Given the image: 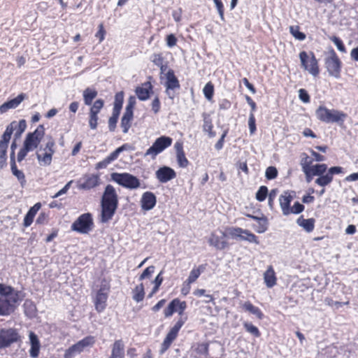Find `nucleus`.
<instances>
[{
    "label": "nucleus",
    "mask_w": 358,
    "mask_h": 358,
    "mask_svg": "<svg viewBox=\"0 0 358 358\" xmlns=\"http://www.w3.org/2000/svg\"><path fill=\"white\" fill-rule=\"evenodd\" d=\"M313 163V158L309 157L306 152L301 153L300 164L307 182H310L314 176H318L315 182L320 187H326L331 183L334 175L344 173L343 168L341 166L328 168L326 164L312 165Z\"/></svg>",
    "instance_id": "1"
},
{
    "label": "nucleus",
    "mask_w": 358,
    "mask_h": 358,
    "mask_svg": "<svg viewBox=\"0 0 358 358\" xmlns=\"http://www.w3.org/2000/svg\"><path fill=\"white\" fill-rule=\"evenodd\" d=\"M226 237L238 241H247L256 244L259 243L257 238L253 234L239 227L229 228L225 232L220 231L219 234L212 233L208 238V243L217 250H224L228 246V243L224 239Z\"/></svg>",
    "instance_id": "2"
},
{
    "label": "nucleus",
    "mask_w": 358,
    "mask_h": 358,
    "mask_svg": "<svg viewBox=\"0 0 358 358\" xmlns=\"http://www.w3.org/2000/svg\"><path fill=\"white\" fill-rule=\"evenodd\" d=\"M118 204V195L115 188L111 185H107L101 200L100 221L101 222L110 221L115 215Z\"/></svg>",
    "instance_id": "3"
},
{
    "label": "nucleus",
    "mask_w": 358,
    "mask_h": 358,
    "mask_svg": "<svg viewBox=\"0 0 358 358\" xmlns=\"http://www.w3.org/2000/svg\"><path fill=\"white\" fill-rule=\"evenodd\" d=\"M22 299L20 293L10 286L0 284V315L12 313L17 303Z\"/></svg>",
    "instance_id": "4"
},
{
    "label": "nucleus",
    "mask_w": 358,
    "mask_h": 358,
    "mask_svg": "<svg viewBox=\"0 0 358 358\" xmlns=\"http://www.w3.org/2000/svg\"><path fill=\"white\" fill-rule=\"evenodd\" d=\"M45 136V127L43 124H40L33 131L27 134L23 142L22 148L17 153V161L22 162L27 155L28 152L36 150L40 145L42 139Z\"/></svg>",
    "instance_id": "5"
},
{
    "label": "nucleus",
    "mask_w": 358,
    "mask_h": 358,
    "mask_svg": "<svg viewBox=\"0 0 358 358\" xmlns=\"http://www.w3.org/2000/svg\"><path fill=\"white\" fill-rule=\"evenodd\" d=\"M315 116L322 122L326 124L337 123L342 125L348 115L341 110L329 109L324 106H320L315 110Z\"/></svg>",
    "instance_id": "6"
},
{
    "label": "nucleus",
    "mask_w": 358,
    "mask_h": 358,
    "mask_svg": "<svg viewBox=\"0 0 358 358\" xmlns=\"http://www.w3.org/2000/svg\"><path fill=\"white\" fill-rule=\"evenodd\" d=\"M56 143L52 136L47 138L44 145H41L36 152V158L41 166H49L52 161L53 155L55 152Z\"/></svg>",
    "instance_id": "7"
},
{
    "label": "nucleus",
    "mask_w": 358,
    "mask_h": 358,
    "mask_svg": "<svg viewBox=\"0 0 358 358\" xmlns=\"http://www.w3.org/2000/svg\"><path fill=\"white\" fill-rule=\"evenodd\" d=\"M299 59L301 67L314 77H317L320 70L318 60L313 52L309 53L306 51H301L299 53Z\"/></svg>",
    "instance_id": "8"
},
{
    "label": "nucleus",
    "mask_w": 358,
    "mask_h": 358,
    "mask_svg": "<svg viewBox=\"0 0 358 358\" xmlns=\"http://www.w3.org/2000/svg\"><path fill=\"white\" fill-rule=\"evenodd\" d=\"M324 65L329 76L337 79L341 78L343 63L333 48L329 50V55L324 59Z\"/></svg>",
    "instance_id": "9"
},
{
    "label": "nucleus",
    "mask_w": 358,
    "mask_h": 358,
    "mask_svg": "<svg viewBox=\"0 0 358 358\" xmlns=\"http://www.w3.org/2000/svg\"><path fill=\"white\" fill-rule=\"evenodd\" d=\"M111 179L127 189H135L141 187L140 180L129 173H113Z\"/></svg>",
    "instance_id": "10"
},
{
    "label": "nucleus",
    "mask_w": 358,
    "mask_h": 358,
    "mask_svg": "<svg viewBox=\"0 0 358 358\" xmlns=\"http://www.w3.org/2000/svg\"><path fill=\"white\" fill-rule=\"evenodd\" d=\"M173 143V139L166 136H162L157 138L153 144L145 152V157L149 156L155 159L156 157L162 152L165 149L170 147Z\"/></svg>",
    "instance_id": "11"
},
{
    "label": "nucleus",
    "mask_w": 358,
    "mask_h": 358,
    "mask_svg": "<svg viewBox=\"0 0 358 358\" xmlns=\"http://www.w3.org/2000/svg\"><path fill=\"white\" fill-rule=\"evenodd\" d=\"M95 343L94 337L87 336L69 348L64 353V358H73L77 354L82 352L85 348L92 347Z\"/></svg>",
    "instance_id": "12"
},
{
    "label": "nucleus",
    "mask_w": 358,
    "mask_h": 358,
    "mask_svg": "<svg viewBox=\"0 0 358 358\" xmlns=\"http://www.w3.org/2000/svg\"><path fill=\"white\" fill-rule=\"evenodd\" d=\"M20 341L18 331L14 328H2L0 329V349L9 347Z\"/></svg>",
    "instance_id": "13"
},
{
    "label": "nucleus",
    "mask_w": 358,
    "mask_h": 358,
    "mask_svg": "<svg viewBox=\"0 0 358 358\" xmlns=\"http://www.w3.org/2000/svg\"><path fill=\"white\" fill-rule=\"evenodd\" d=\"M109 289V283L106 280L102 281L94 299L95 308L99 313L103 311L106 306Z\"/></svg>",
    "instance_id": "14"
},
{
    "label": "nucleus",
    "mask_w": 358,
    "mask_h": 358,
    "mask_svg": "<svg viewBox=\"0 0 358 358\" xmlns=\"http://www.w3.org/2000/svg\"><path fill=\"white\" fill-rule=\"evenodd\" d=\"M185 321V320L180 318L168 332L159 350L161 355L164 354L169 349L173 341L176 338L178 331L184 324Z\"/></svg>",
    "instance_id": "15"
},
{
    "label": "nucleus",
    "mask_w": 358,
    "mask_h": 358,
    "mask_svg": "<svg viewBox=\"0 0 358 358\" xmlns=\"http://www.w3.org/2000/svg\"><path fill=\"white\" fill-rule=\"evenodd\" d=\"M134 148L129 143H124L120 147L117 148L113 152H112L108 156L104 158L102 161L99 162L96 164V169H106L110 164L116 160L120 154L123 151L132 150Z\"/></svg>",
    "instance_id": "16"
},
{
    "label": "nucleus",
    "mask_w": 358,
    "mask_h": 358,
    "mask_svg": "<svg viewBox=\"0 0 358 358\" xmlns=\"http://www.w3.org/2000/svg\"><path fill=\"white\" fill-rule=\"evenodd\" d=\"M104 106V101L101 99H96L90 108L89 125L92 129H96L98 125V114Z\"/></svg>",
    "instance_id": "17"
},
{
    "label": "nucleus",
    "mask_w": 358,
    "mask_h": 358,
    "mask_svg": "<svg viewBox=\"0 0 358 358\" xmlns=\"http://www.w3.org/2000/svg\"><path fill=\"white\" fill-rule=\"evenodd\" d=\"M26 128L27 122L25 120H20L19 122L13 121L6 127L3 134L7 135L8 138H11V136L14 133L16 140L21 136Z\"/></svg>",
    "instance_id": "18"
},
{
    "label": "nucleus",
    "mask_w": 358,
    "mask_h": 358,
    "mask_svg": "<svg viewBox=\"0 0 358 358\" xmlns=\"http://www.w3.org/2000/svg\"><path fill=\"white\" fill-rule=\"evenodd\" d=\"M134 120V106L131 103H129L125 108V111L122 117L120 126L122 129V132L127 134L132 125Z\"/></svg>",
    "instance_id": "19"
},
{
    "label": "nucleus",
    "mask_w": 358,
    "mask_h": 358,
    "mask_svg": "<svg viewBox=\"0 0 358 358\" xmlns=\"http://www.w3.org/2000/svg\"><path fill=\"white\" fill-rule=\"evenodd\" d=\"M165 86L166 94L171 99H173L175 94H171V91L179 90L180 88V85L178 79L175 76L174 71L172 69L169 70V71L166 73V82Z\"/></svg>",
    "instance_id": "20"
},
{
    "label": "nucleus",
    "mask_w": 358,
    "mask_h": 358,
    "mask_svg": "<svg viewBox=\"0 0 358 358\" xmlns=\"http://www.w3.org/2000/svg\"><path fill=\"white\" fill-rule=\"evenodd\" d=\"M156 178L159 182L166 183L176 177V171L169 166L160 167L155 173Z\"/></svg>",
    "instance_id": "21"
},
{
    "label": "nucleus",
    "mask_w": 358,
    "mask_h": 358,
    "mask_svg": "<svg viewBox=\"0 0 358 358\" xmlns=\"http://www.w3.org/2000/svg\"><path fill=\"white\" fill-rule=\"evenodd\" d=\"M135 93L139 100H148L153 93V86L151 82L147 81L136 87Z\"/></svg>",
    "instance_id": "22"
},
{
    "label": "nucleus",
    "mask_w": 358,
    "mask_h": 358,
    "mask_svg": "<svg viewBox=\"0 0 358 358\" xmlns=\"http://www.w3.org/2000/svg\"><path fill=\"white\" fill-rule=\"evenodd\" d=\"M10 138L7 135L2 134L0 139V169L7 166V150Z\"/></svg>",
    "instance_id": "23"
},
{
    "label": "nucleus",
    "mask_w": 358,
    "mask_h": 358,
    "mask_svg": "<svg viewBox=\"0 0 358 358\" xmlns=\"http://www.w3.org/2000/svg\"><path fill=\"white\" fill-rule=\"evenodd\" d=\"M157 203V197L152 192H145L142 194L141 199V206L144 210L152 209Z\"/></svg>",
    "instance_id": "24"
},
{
    "label": "nucleus",
    "mask_w": 358,
    "mask_h": 358,
    "mask_svg": "<svg viewBox=\"0 0 358 358\" xmlns=\"http://www.w3.org/2000/svg\"><path fill=\"white\" fill-rule=\"evenodd\" d=\"M174 148L178 166L182 168L187 167L189 164V161L185 156L183 149V143L182 141H177L174 145Z\"/></svg>",
    "instance_id": "25"
},
{
    "label": "nucleus",
    "mask_w": 358,
    "mask_h": 358,
    "mask_svg": "<svg viewBox=\"0 0 358 358\" xmlns=\"http://www.w3.org/2000/svg\"><path fill=\"white\" fill-rule=\"evenodd\" d=\"M26 96L25 94L21 93L17 97L3 103L0 106V113H4L11 108H16Z\"/></svg>",
    "instance_id": "26"
},
{
    "label": "nucleus",
    "mask_w": 358,
    "mask_h": 358,
    "mask_svg": "<svg viewBox=\"0 0 358 358\" xmlns=\"http://www.w3.org/2000/svg\"><path fill=\"white\" fill-rule=\"evenodd\" d=\"M293 200V196L289 191L284 192L280 196L279 202L280 206L281 207L282 211L284 215H289L290 211V204L292 201Z\"/></svg>",
    "instance_id": "27"
},
{
    "label": "nucleus",
    "mask_w": 358,
    "mask_h": 358,
    "mask_svg": "<svg viewBox=\"0 0 358 358\" xmlns=\"http://www.w3.org/2000/svg\"><path fill=\"white\" fill-rule=\"evenodd\" d=\"M203 118V131L208 134L209 138H214L216 136V132L213 130V122L210 114L208 113H202Z\"/></svg>",
    "instance_id": "28"
},
{
    "label": "nucleus",
    "mask_w": 358,
    "mask_h": 358,
    "mask_svg": "<svg viewBox=\"0 0 358 358\" xmlns=\"http://www.w3.org/2000/svg\"><path fill=\"white\" fill-rule=\"evenodd\" d=\"M29 343L31 348L29 350V355L31 357L36 358L38 356L41 343L38 336L33 331H30L29 334Z\"/></svg>",
    "instance_id": "29"
},
{
    "label": "nucleus",
    "mask_w": 358,
    "mask_h": 358,
    "mask_svg": "<svg viewBox=\"0 0 358 358\" xmlns=\"http://www.w3.org/2000/svg\"><path fill=\"white\" fill-rule=\"evenodd\" d=\"M99 177L97 175L92 174L85 176L83 178V182L80 184V187L85 189H92L99 184Z\"/></svg>",
    "instance_id": "30"
},
{
    "label": "nucleus",
    "mask_w": 358,
    "mask_h": 358,
    "mask_svg": "<svg viewBox=\"0 0 358 358\" xmlns=\"http://www.w3.org/2000/svg\"><path fill=\"white\" fill-rule=\"evenodd\" d=\"M264 280L268 288H271L276 285L277 278L272 266H268L264 273Z\"/></svg>",
    "instance_id": "31"
},
{
    "label": "nucleus",
    "mask_w": 358,
    "mask_h": 358,
    "mask_svg": "<svg viewBox=\"0 0 358 358\" xmlns=\"http://www.w3.org/2000/svg\"><path fill=\"white\" fill-rule=\"evenodd\" d=\"M108 358H124V345L122 341H115Z\"/></svg>",
    "instance_id": "32"
},
{
    "label": "nucleus",
    "mask_w": 358,
    "mask_h": 358,
    "mask_svg": "<svg viewBox=\"0 0 358 358\" xmlns=\"http://www.w3.org/2000/svg\"><path fill=\"white\" fill-rule=\"evenodd\" d=\"M97 94L98 92L95 89L87 87L83 93L85 104L86 106H91L93 100L96 97Z\"/></svg>",
    "instance_id": "33"
},
{
    "label": "nucleus",
    "mask_w": 358,
    "mask_h": 358,
    "mask_svg": "<svg viewBox=\"0 0 358 358\" xmlns=\"http://www.w3.org/2000/svg\"><path fill=\"white\" fill-rule=\"evenodd\" d=\"M41 208V203L38 202L34 205L28 211L24 219V224H32L38 211Z\"/></svg>",
    "instance_id": "34"
},
{
    "label": "nucleus",
    "mask_w": 358,
    "mask_h": 358,
    "mask_svg": "<svg viewBox=\"0 0 358 358\" xmlns=\"http://www.w3.org/2000/svg\"><path fill=\"white\" fill-rule=\"evenodd\" d=\"M242 308L253 315H255L259 319H262L263 313L259 308L253 306L250 301H245L241 304Z\"/></svg>",
    "instance_id": "35"
},
{
    "label": "nucleus",
    "mask_w": 358,
    "mask_h": 358,
    "mask_svg": "<svg viewBox=\"0 0 358 358\" xmlns=\"http://www.w3.org/2000/svg\"><path fill=\"white\" fill-rule=\"evenodd\" d=\"M145 296L144 287L143 283L138 285L133 291V299L136 302L143 301Z\"/></svg>",
    "instance_id": "36"
},
{
    "label": "nucleus",
    "mask_w": 358,
    "mask_h": 358,
    "mask_svg": "<svg viewBox=\"0 0 358 358\" xmlns=\"http://www.w3.org/2000/svg\"><path fill=\"white\" fill-rule=\"evenodd\" d=\"M164 60V58L162 53H154L152 55L151 61L155 65L160 68L162 73L164 72L166 69V66L163 64Z\"/></svg>",
    "instance_id": "37"
},
{
    "label": "nucleus",
    "mask_w": 358,
    "mask_h": 358,
    "mask_svg": "<svg viewBox=\"0 0 358 358\" xmlns=\"http://www.w3.org/2000/svg\"><path fill=\"white\" fill-rule=\"evenodd\" d=\"M204 268L202 265L199 266L197 268H194L189 273V277L187 279V281L189 282V283H193L194 282L197 278L201 275V272L203 271Z\"/></svg>",
    "instance_id": "38"
},
{
    "label": "nucleus",
    "mask_w": 358,
    "mask_h": 358,
    "mask_svg": "<svg viewBox=\"0 0 358 358\" xmlns=\"http://www.w3.org/2000/svg\"><path fill=\"white\" fill-rule=\"evenodd\" d=\"M203 92L205 97L211 101L214 95V85L211 82H208L206 84L203 89Z\"/></svg>",
    "instance_id": "39"
},
{
    "label": "nucleus",
    "mask_w": 358,
    "mask_h": 358,
    "mask_svg": "<svg viewBox=\"0 0 358 358\" xmlns=\"http://www.w3.org/2000/svg\"><path fill=\"white\" fill-rule=\"evenodd\" d=\"M300 27L299 26H290L289 32L296 38L299 41H303L306 39V34L299 31Z\"/></svg>",
    "instance_id": "40"
},
{
    "label": "nucleus",
    "mask_w": 358,
    "mask_h": 358,
    "mask_svg": "<svg viewBox=\"0 0 358 358\" xmlns=\"http://www.w3.org/2000/svg\"><path fill=\"white\" fill-rule=\"evenodd\" d=\"M177 303H178V299H175L169 304L167 308H166L164 310L165 317H168L171 316L173 313L177 310Z\"/></svg>",
    "instance_id": "41"
},
{
    "label": "nucleus",
    "mask_w": 358,
    "mask_h": 358,
    "mask_svg": "<svg viewBox=\"0 0 358 358\" xmlns=\"http://www.w3.org/2000/svg\"><path fill=\"white\" fill-rule=\"evenodd\" d=\"M10 169L12 173L18 179L21 184H23L26 182L24 173L22 171L18 170L16 164H12L10 166Z\"/></svg>",
    "instance_id": "42"
},
{
    "label": "nucleus",
    "mask_w": 358,
    "mask_h": 358,
    "mask_svg": "<svg viewBox=\"0 0 358 358\" xmlns=\"http://www.w3.org/2000/svg\"><path fill=\"white\" fill-rule=\"evenodd\" d=\"M73 224H93L92 214L87 213L81 215Z\"/></svg>",
    "instance_id": "43"
},
{
    "label": "nucleus",
    "mask_w": 358,
    "mask_h": 358,
    "mask_svg": "<svg viewBox=\"0 0 358 358\" xmlns=\"http://www.w3.org/2000/svg\"><path fill=\"white\" fill-rule=\"evenodd\" d=\"M268 194V190L266 186L262 185L261 186L258 191L256 193V199L258 201H264L267 197Z\"/></svg>",
    "instance_id": "44"
},
{
    "label": "nucleus",
    "mask_w": 358,
    "mask_h": 358,
    "mask_svg": "<svg viewBox=\"0 0 358 358\" xmlns=\"http://www.w3.org/2000/svg\"><path fill=\"white\" fill-rule=\"evenodd\" d=\"M92 225H71V230L80 234H87L92 230Z\"/></svg>",
    "instance_id": "45"
},
{
    "label": "nucleus",
    "mask_w": 358,
    "mask_h": 358,
    "mask_svg": "<svg viewBox=\"0 0 358 358\" xmlns=\"http://www.w3.org/2000/svg\"><path fill=\"white\" fill-rule=\"evenodd\" d=\"M243 327L248 333L252 334L256 337L260 336V332L258 328L253 325L252 323L245 322L243 324Z\"/></svg>",
    "instance_id": "46"
},
{
    "label": "nucleus",
    "mask_w": 358,
    "mask_h": 358,
    "mask_svg": "<svg viewBox=\"0 0 358 358\" xmlns=\"http://www.w3.org/2000/svg\"><path fill=\"white\" fill-rule=\"evenodd\" d=\"M329 39L331 41H332L336 45L338 50L340 52H346L345 46L340 38H338L336 36H332L329 37Z\"/></svg>",
    "instance_id": "47"
},
{
    "label": "nucleus",
    "mask_w": 358,
    "mask_h": 358,
    "mask_svg": "<svg viewBox=\"0 0 358 358\" xmlns=\"http://www.w3.org/2000/svg\"><path fill=\"white\" fill-rule=\"evenodd\" d=\"M278 174V170L275 166H268L266 169L265 176L268 180H273L277 178Z\"/></svg>",
    "instance_id": "48"
},
{
    "label": "nucleus",
    "mask_w": 358,
    "mask_h": 358,
    "mask_svg": "<svg viewBox=\"0 0 358 358\" xmlns=\"http://www.w3.org/2000/svg\"><path fill=\"white\" fill-rule=\"evenodd\" d=\"M106 31L104 29L103 23H101L98 26V31L95 34V37L99 39V42L101 43L105 39Z\"/></svg>",
    "instance_id": "49"
},
{
    "label": "nucleus",
    "mask_w": 358,
    "mask_h": 358,
    "mask_svg": "<svg viewBox=\"0 0 358 358\" xmlns=\"http://www.w3.org/2000/svg\"><path fill=\"white\" fill-rule=\"evenodd\" d=\"M248 127H249L250 134H255L257 130V127H256V119H255V116L254 114H250V115H249Z\"/></svg>",
    "instance_id": "50"
},
{
    "label": "nucleus",
    "mask_w": 358,
    "mask_h": 358,
    "mask_svg": "<svg viewBox=\"0 0 358 358\" xmlns=\"http://www.w3.org/2000/svg\"><path fill=\"white\" fill-rule=\"evenodd\" d=\"M299 97L300 100L305 103H308L310 101V95L305 89L301 88L299 90Z\"/></svg>",
    "instance_id": "51"
},
{
    "label": "nucleus",
    "mask_w": 358,
    "mask_h": 358,
    "mask_svg": "<svg viewBox=\"0 0 358 358\" xmlns=\"http://www.w3.org/2000/svg\"><path fill=\"white\" fill-rule=\"evenodd\" d=\"M290 214H299L301 213L304 210V206L299 203V201H296L294 203L293 206L290 207Z\"/></svg>",
    "instance_id": "52"
},
{
    "label": "nucleus",
    "mask_w": 358,
    "mask_h": 358,
    "mask_svg": "<svg viewBox=\"0 0 358 358\" xmlns=\"http://www.w3.org/2000/svg\"><path fill=\"white\" fill-rule=\"evenodd\" d=\"M178 39L173 34H170L166 37V43L167 46L172 48L177 44Z\"/></svg>",
    "instance_id": "53"
},
{
    "label": "nucleus",
    "mask_w": 358,
    "mask_h": 358,
    "mask_svg": "<svg viewBox=\"0 0 358 358\" xmlns=\"http://www.w3.org/2000/svg\"><path fill=\"white\" fill-rule=\"evenodd\" d=\"M155 271V266H150L148 268H146L144 271L142 273V274L139 277V280H142L145 278H150V275L154 273Z\"/></svg>",
    "instance_id": "54"
},
{
    "label": "nucleus",
    "mask_w": 358,
    "mask_h": 358,
    "mask_svg": "<svg viewBox=\"0 0 358 358\" xmlns=\"http://www.w3.org/2000/svg\"><path fill=\"white\" fill-rule=\"evenodd\" d=\"M222 20H224V8L221 0H213Z\"/></svg>",
    "instance_id": "55"
},
{
    "label": "nucleus",
    "mask_w": 358,
    "mask_h": 358,
    "mask_svg": "<svg viewBox=\"0 0 358 358\" xmlns=\"http://www.w3.org/2000/svg\"><path fill=\"white\" fill-rule=\"evenodd\" d=\"M124 102V92L122 91L117 92L115 95L114 105L122 107Z\"/></svg>",
    "instance_id": "56"
},
{
    "label": "nucleus",
    "mask_w": 358,
    "mask_h": 358,
    "mask_svg": "<svg viewBox=\"0 0 358 358\" xmlns=\"http://www.w3.org/2000/svg\"><path fill=\"white\" fill-rule=\"evenodd\" d=\"M152 110L154 113L157 114L159 113L161 108V103L158 96H156L152 101L151 103Z\"/></svg>",
    "instance_id": "57"
},
{
    "label": "nucleus",
    "mask_w": 358,
    "mask_h": 358,
    "mask_svg": "<svg viewBox=\"0 0 358 358\" xmlns=\"http://www.w3.org/2000/svg\"><path fill=\"white\" fill-rule=\"evenodd\" d=\"M245 99L248 103V105L250 106V114H254L255 111L257 110V104L255 102V101L248 95L245 96Z\"/></svg>",
    "instance_id": "58"
},
{
    "label": "nucleus",
    "mask_w": 358,
    "mask_h": 358,
    "mask_svg": "<svg viewBox=\"0 0 358 358\" xmlns=\"http://www.w3.org/2000/svg\"><path fill=\"white\" fill-rule=\"evenodd\" d=\"M228 133L227 130H225L222 135L221 136L220 138L218 140V141L215 143V148L216 150H220L223 148L224 143V138L227 136Z\"/></svg>",
    "instance_id": "59"
},
{
    "label": "nucleus",
    "mask_w": 358,
    "mask_h": 358,
    "mask_svg": "<svg viewBox=\"0 0 358 358\" xmlns=\"http://www.w3.org/2000/svg\"><path fill=\"white\" fill-rule=\"evenodd\" d=\"M278 190L276 189H272L269 194H268V205L271 208H273L274 205V200L277 196Z\"/></svg>",
    "instance_id": "60"
},
{
    "label": "nucleus",
    "mask_w": 358,
    "mask_h": 358,
    "mask_svg": "<svg viewBox=\"0 0 358 358\" xmlns=\"http://www.w3.org/2000/svg\"><path fill=\"white\" fill-rule=\"evenodd\" d=\"M231 103L229 100L227 99H222L219 103V109L220 110H228L231 108Z\"/></svg>",
    "instance_id": "61"
},
{
    "label": "nucleus",
    "mask_w": 358,
    "mask_h": 358,
    "mask_svg": "<svg viewBox=\"0 0 358 358\" xmlns=\"http://www.w3.org/2000/svg\"><path fill=\"white\" fill-rule=\"evenodd\" d=\"M119 117L110 116L108 120V129L110 131H114Z\"/></svg>",
    "instance_id": "62"
},
{
    "label": "nucleus",
    "mask_w": 358,
    "mask_h": 358,
    "mask_svg": "<svg viewBox=\"0 0 358 358\" xmlns=\"http://www.w3.org/2000/svg\"><path fill=\"white\" fill-rule=\"evenodd\" d=\"M196 351L199 354H207L208 351V345L206 343H201L198 345Z\"/></svg>",
    "instance_id": "63"
},
{
    "label": "nucleus",
    "mask_w": 358,
    "mask_h": 358,
    "mask_svg": "<svg viewBox=\"0 0 358 358\" xmlns=\"http://www.w3.org/2000/svg\"><path fill=\"white\" fill-rule=\"evenodd\" d=\"M186 307H187L186 302L180 301L178 299V303H177V307H176L177 310L176 312H178L180 315H182L183 314L184 310H185Z\"/></svg>",
    "instance_id": "64"
}]
</instances>
